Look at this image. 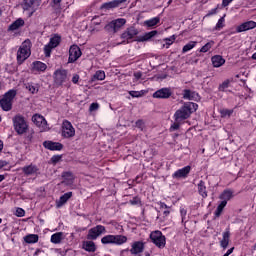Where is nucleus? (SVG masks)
<instances>
[{"instance_id": "nucleus-1", "label": "nucleus", "mask_w": 256, "mask_h": 256, "mask_svg": "<svg viewBox=\"0 0 256 256\" xmlns=\"http://www.w3.org/2000/svg\"><path fill=\"white\" fill-rule=\"evenodd\" d=\"M12 123L17 135H25L29 131V123H27V119L21 114H16L12 118Z\"/></svg>"}, {"instance_id": "nucleus-2", "label": "nucleus", "mask_w": 256, "mask_h": 256, "mask_svg": "<svg viewBox=\"0 0 256 256\" xmlns=\"http://www.w3.org/2000/svg\"><path fill=\"white\" fill-rule=\"evenodd\" d=\"M17 97V90L10 89L0 98V107L2 111H11L13 109V101Z\"/></svg>"}, {"instance_id": "nucleus-3", "label": "nucleus", "mask_w": 256, "mask_h": 256, "mask_svg": "<svg viewBox=\"0 0 256 256\" xmlns=\"http://www.w3.org/2000/svg\"><path fill=\"white\" fill-rule=\"evenodd\" d=\"M31 57V41L25 40L17 51V63L23 65Z\"/></svg>"}, {"instance_id": "nucleus-4", "label": "nucleus", "mask_w": 256, "mask_h": 256, "mask_svg": "<svg viewBox=\"0 0 256 256\" xmlns=\"http://www.w3.org/2000/svg\"><path fill=\"white\" fill-rule=\"evenodd\" d=\"M102 245H125L127 236L108 234L101 238Z\"/></svg>"}, {"instance_id": "nucleus-5", "label": "nucleus", "mask_w": 256, "mask_h": 256, "mask_svg": "<svg viewBox=\"0 0 256 256\" xmlns=\"http://www.w3.org/2000/svg\"><path fill=\"white\" fill-rule=\"evenodd\" d=\"M149 237L151 243L158 247V249H165V246L167 245V237L163 235V232H161V230L152 231Z\"/></svg>"}, {"instance_id": "nucleus-6", "label": "nucleus", "mask_w": 256, "mask_h": 256, "mask_svg": "<svg viewBox=\"0 0 256 256\" xmlns=\"http://www.w3.org/2000/svg\"><path fill=\"white\" fill-rule=\"evenodd\" d=\"M53 79L57 87H63L69 81V72L63 68L57 69L53 73Z\"/></svg>"}, {"instance_id": "nucleus-7", "label": "nucleus", "mask_w": 256, "mask_h": 256, "mask_svg": "<svg viewBox=\"0 0 256 256\" xmlns=\"http://www.w3.org/2000/svg\"><path fill=\"white\" fill-rule=\"evenodd\" d=\"M105 233H107L105 226L98 224L88 230L86 239H88V241H97V239H99L101 235H105Z\"/></svg>"}, {"instance_id": "nucleus-8", "label": "nucleus", "mask_w": 256, "mask_h": 256, "mask_svg": "<svg viewBox=\"0 0 256 256\" xmlns=\"http://www.w3.org/2000/svg\"><path fill=\"white\" fill-rule=\"evenodd\" d=\"M61 135L64 139H71V137H75V127L69 120H63L61 126Z\"/></svg>"}, {"instance_id": "nucleus-9", "label": "nucleus", "mask_w": 256, "mask_h": 256, "mask_svg": "<svg viewBox=\"0 0 256 256\" xmlns=\"http://www.w3.org/2000/svg\"><path fill=\"white\" fill-rule=\"evenodd\" d=\"M41 1L39 0H24L22 8L24 11H29L28 17H33V14L39 9Z\"/></svg>"}, {"instance_id": "nucleus-10", "label": "nucleus", "mask_w": 256, "mask_h": 256, "mask_svg": "<svg viewBox=\"0 0 256 256\" xmlns=\"http://www.w3.org/2000/svg\"><path fill=\"white\" fill-rule=\"evenodd\" d=\"M139 35V30H137L135 27H129L127 28L122 34L121 39H124V41L121 43V45H126V43H131V40L136 36Z\"/></svg>"}, {"instance_id": "nucleus-11", "label": "nucleus", "mask_w": 256, "mask_h": 256, "mask_svg": "<svg viewBox=\"0 0 256 256\" xmlns=\"http://www.w3.org/2000/svg\"><path fill=\"white\" fill-rule=\"evenodd\" d=\"M82 55L81 48L77 44H73L69 49L68 63H75Z\"/></svg>"}, {"instance_id": "nucleus-12", "label": "nucleus", "mask_w": 256, "mask_h": 256, "mask_svg": "<svg viewBox=\"0 0 256 256\" xmlns=\"http://www.w3.org/2000/svg\"><path fill=\"white\" fill-rule=\"evenodd\" d=\"M21 171L25 177L37 176L39 174V166H37V164L30 163L29 165L23 166Z\"/></svg>"}, {"instance_id": "nucleus-13", "label": "nucleus", "mask_w": 256, "mask_h": 256, "mask_svg": "<svg viewBox=\"0 0 256 256\" xmlns=\"http://www.w3.org/2000/svg\"><path fill=\"white\" fill-rule=\"evenodd\" d=\"M123 3H127V0H112L109 2H105L100 6L102 11H111V9H117V7H121Z\"/></svg>"}, {"instance_id": "nucleus-14", "label": "nucleus", "mask_w": 256, "mask_h": 256, "mask_svg": "<svg viewBox=\"0 0 256 256\" xmlns=\"http://www.w3.org/2000/svg\"><path fill=\"white\" fill-rule=\"evenodd\" d=\"M191 117V114L188 110H186L185 106L183 105L180 109H178L174 114V119L177 123H181V121H185Z\"/></svg>"}, {"instance_id": "nucleus-15", "label": "nucleus", "mask_w": 256, "mask_h": 256, "mask_svg": "<svg viewBox=\"0 0 256 256\" xmlns=\"http://www.w3.org/2000/svg\"><path fill=\"white\" fill-rule=\"evenodd\" d=\"M189 173H191V166L188 165V166H185L183 168L176 170L172 174V178L173 179H187V177H189Z\"/></svg>"}, {"instance_id": "nucleus-16", "label": "nucleus", "mask_w": 256, "mask_h": 256, "mask_svg": "<svg viewBox=\"0 0 256 256\" xmlns=\"http://www.w3.org/2000/svg\"><path fill=\"white\" fill-rule=\"evenodd\" d=\"M173 95L171 88H161L153 93L152 97L154 99H169Z\"/></svg>"}, {"instance_id": "nucleus-17", "label": "nucleus", "mask_w": 256, "mask_h": 256, "mask_svg": "<svg viewBox=\"0 0 256 256\" xmlns=\"http://www.w3.org/2000/svg\"><path fill=\"white\" fill-rule=\"evenodd\" d=\"M145 251V243L143 241H135L131 245L130 253L131 255H140Z\"/></svg>"}, {"instance_id": "nucleus-18", "label": "nucleus", "mask_w": 256, "mask_h": 256, "mask_svg": "<svg viewBox=\"0 0 256 256\" xmlns=\"http://www.w3.org/2000/svg\"><path fill=\"white\" fill-rule=\"evenodd\" d=\"M256 27V22L253 20L244 22L237 26L236 28V33H243L244 31H251V29H255Z\"/></svg>"}, {"instance_id": "nucleus-19", "label": "nucleus", "mask_w": 256, "mask_h": 256, "mask_svg": "<svg viewBox=\"0 0 256 256\" xmlns=\"http://www.w3.org/2000/svg\"><path fill=\"white\" fill-rule=\"evenodd\" d=\"M32 121L36 127H41L43 130L47 129V120L42 115L34 114Z\"/></svg>"}, {"instance_id": "nucleus-20", "label": "nucleus", "mask_w": 256, "mask_h": 256, "mask_svg": "<svg viewBox=\"0 0 256 256\" xmlns=\"http://www.w3.org/2000/svg\"><path fill=\"white\" fill-rule=\"evenodd\" d=\"M43 147L49 151H61L63 149V144L47 140L43 142Z\"/></svg>"}, {"instance_id": "nucleus-21", "label": "nucleus", "mask_w": 256, "mask_h": 256, "mask_svg": "<svg viewBox=\"0 0 256 256\" xmlns=\"http://www.w3.org/2000/svg\"><path fill=\"white\" fill-rule=\"evenodd\" d=\"M71 197H73V192H66L60 196V198L56 200L57 209H61V207H63V205H65V203H67Z\"/></svg>"}, {"instance_id": "nucleus-22", "label": "nucleus", "mask_w": 256, "mask_h": 256, "mask_svg": "<svg viewBox=\"0 0 256 256\" xmlns=\"http://www.w3.org/2000/svg\"><path fill=\"white\" fill-rule=\"evenodd\" d=\"M198 194L201 196L202 199H207L209 197V194L207 192V184L205 181L200 180L197 184Z\"/></svg>"}, {"instance_id": "nucleus-23", "label": "nucleus", "mask_w": 256, "mask_h": 256, "mask_svg": "<svg viewBox=\"0 0 256 256\" xmlns=\"http://www.w3.org/2000/svg\"><path fill=\"white\" fill-rule=\"evenodd\" d=\"M82 249H84V251H87L88 253H95V251H97V245H95V242H93V240L83 241Z\"/></svg>"}, {"instance_id": "nucleus-24", "label": "nucleus", "mask_w": 256, "mask_h": 256, "mask_svg": "<svg viewBox=\"0 0 256 256\" xmlns=\"http://www.w3.org/2000/svg\"><path fill=\"white\" fill-rule=\"evenodd\" d=\"M222 237L223 238L220 241V247L225 251V249H227V247H229V241L231 239V232H229V230H226L225 232H223Z\"/></svg>"}, {"instance_id": "nucleus-25", "label": "nucleus", "mask_w": 256, "mask_h": 256, "mask_svg": "<svg viewBox=\"0 0 256 256\" xmlns=\"http://www.w3.org/2000/svg\"><path fill=\"white\" fill-rule=\"evenodd\" d=\"M212 65L215 68L223 67V64L225 63V58L221 55H214L211 58Z\"/></svg>"}, {"instance_id": "nucleus-26", "label": "nucleus", "mask_w": 256, "mask_h": 256, "mask_svg": "<svg viewBox=\"0 0 256 256\" xmlns=\"http://www.w3.org/2000/svg\"><path fill=\"white\" fill-rule=\"evenodd\" d=\"M219 199H221V201H225L227 204L228 201H231V199H233V190L231 189L223 190V192L219 196Z\"/></svg>"}, {"instance_id": "nucleus-27", "label": "nucleus", "mask_w": 256, "mask_h": 256, "mask_svg": "<svg viewBox=\"0 0 256 256\" xmlns=\"http://www.w3.org/2000/svg\"><path fill=\"white\" fill-rule=\"evenodd\" d=\"M32 69L33 71H40L45 72L47 71V64L41 62V61H35L32 63Z\"/></svg>"}, {"instance_id": "nucleus-28", "label": "nucleus", "mask_w": 256, "mask_h": 256, "mask_svg": "<svg viewBox=\"0 0 256 256\" xmlns=\"http://www.w3.org/2000/svg\"><path fill=\"white\" fill-rule=\"evenodd\" d=\"M105 71L98 70L94 73V75L91 77L90 81L92 83H95V81H105Z\"/></svg>"}, {"instance_id": "nucleus-29", "label": "nucleus", "mask_w": 256, "mask_h": 256, "mask_svg": "<svg viewBox=\"0 0 256 256\" xmlns=\"http://www.w3.org/2000/svg\"><path fill=\"white\" fill-rule=\"evenodd\" d=\"M25 25V20L22 18L17 19L14 21L10 26L8 27V31H17L20 27H23Z\"/></svg>"}, {"instance_id": "nucleus-30", "label": "nucleus", "mask_w": 256, "mask_h": 256, "mask_svg": "<svg viewBox=\"0 0 256 256\" xmlns=\"http://www.w3.org/2000/svg\"><path fill=\"white\" fill-rule=\"evenodd\" d=\"M184 107L186 108L188 113H190V115H191L192 113H195V111H197V109H199V104H197L195 102H187L184 104Z\"/></svg>"}, {"instance_id": "nucleus-31", "label": "nucleus", "mask_w": 256, "mask_h": 256, "mask_svg": "<svg viewBox=\"0 0 256 256\" xmlns=\"http://www.w3.org/2000/svg\"><path fill=\"white\" fill-rule=\"evenodd\" d=\"M25 243L33 244L39 242V235L37 234H28L24 237Z\"/></svg>"}, {"instance_id": "nucleus-32", "label": "nucleus", "mask_w": 256, "mask_h": 256, "mask_svg": "<svg viewBox=\"0 0 256 256\" xmlns=\"http://www.w3.org/2000/svg\"><path fill=\"white\" fill-rule=\"evenodd\" d=\"M48 44H50L54 49L59 47L61 44V37L58 34H55L53 37L50 38Z\"/></svg>"}, {"instance_id": "nucleus-33", "label": "nucleus", "mask_w": 256, "mask_h": 256, "mask_svg": "<svg viewBox=\"0 0 256 256\" xmlns=\"http://www.w3.org/2000/svg\"><path fill=\"white\" fill-rule=\"evenodd\" d=\"M112 23L117 33V31H119V29H121L123 25L127 23V20H125V18H119V19L113 20Z\"/></svg>"}, {"instance_id": "nucleus-34", "label": "nucleus", "mask_w": 256, "mask_h": 256, "mask_svg": "<svg viewBox=\"0 0 256 256\" xmlns=\"http://www.w3.org/2000/svg\"><path fill=\"white\" fill-rule=\"evenodd\" d=\"M63 239V232H57V233H54L52 234L51 236V243H54L55 245H59V243H61Z\"/></svg>"}, {"instance_id": "nucleus-35", "label": "nucleus", "mask_w": 256, "mask_h": 256, "mask_svg": "<svg viewBox=\"0 0 256 256\" xmlns=\"http://www.w3.org/2000/svg\"><path fill=\"white\" fill-rule=\"evenodd\" d=\"M62 179L64 181L62 183H66V185H71L73 183V173L72 172H63L62 173Z\"/></svg>"}, {"instance_id": "nucleus-36", "label": "nucleus", "mask_w": 256, "mask_h": 256, "mask_svg": "<svg viewBox=\"0 0 256 256\" xmlns=\"http://www.w3.org/2000/svg\"><path fill=\"white\" fill-rule=\"evenodd\" d=\"M227 207L226 201H221L214 212L215 217H221V213H223V209Z\"/></svg>"}, {"instance_id": "nucleus-37", "label": "nucleus", "mask_w": 256, "mask_h": 256, "mask_svg": "<svg viewBox=\"0 0 256 256\" xmlns=\"http://www.w3.org/2000/svg\"><path fill=\"white\" fill-rule=\"evenodd\" d=\"M214 45H215V41L210 40L208 43H206L204 46L201 47L200 53H207L211 51Z\"/></svg>"}, {"instance_id": "nucleus-38", "label": "nucleus", "mask_w": 256, "mask_h": 256, "mask_svg": "<svg viewBox=\"0 0 256 256\" xmlns=\"http://www.w3.org/2000/svg\"><path fill=\"white\" fill-rule=\"evenodd\" d=\"M160 22H161V18L154 17L152 19L146 20L145 25H147V27H155V25H159Z\"/></svg>"}, {"instance_id": "nucleus-39", "label": "nucleus", "mask_w": 256, "mask_h": 256, "mask_svg": "<svg viewBox=\"0 0 256 256\" xmlns=\"http://www.w3.org/2000/svg\"><path fill=\"white\" fill-rule=\"evenodd\" d=\"M26 89H28L32 95H35V93H39V84L28 83Z\"/></svg>"}, {"instance_id": "nucleus-40", "label": "nucleus", "mask_w": 256, "mask_h": 256, "mask_svg": "<svg viewBox=\"0 0 256 256\" xmlns=\"http://www.w3.org/2000/svg\"><path fill=\"white\" fill-rule=\"evenodd\" d=\"M196 46H197V42L190 41L189 43L183 46L182 53H188V51H191V49H195Z\"/></svg>"}, {"instance_id": "nucleus-41", "label": "nucleus", "mask_w": 256, "mask_h": 256, "mask_svg": "<svg viewBox=\"0 0 256 256\" xmlns=\"http://www.w3.org/2000/svg\"><path fill=\"white\" fill-rule=\"evenodd\" d=\"M180 216H181V222L182 224L186 225L187 224V208L181 206L180 207Z\"/></svg>"}, {"instance_id": "nucleus-42", "label": "nucleus", "mask_w": 256, "mask_h": 256, "mask_svg": "<svg viewBox=\"0 0 256 256\" xmlns=\"http://www.w3.org/2000/svg\"><path fill=\"white\" fill-rule=\"evenodd\" d=\"M229 85H231V80L226 79L223 83H221L218 87V91H221L222 93H225L227 89H229Z\"/></svg>"}, {"instance_id": "nucleus-43", "label": "nucleus", "mask_w": 256, "mask_h": 256, "mask_svg": "<svg viewBox=\"0 0 256 256\" xmlns=\"http://www.w3.org/2000/svg\"><path fill=\"white\" fill-rule=\"evenodd\" d=\"M157 35V31L153 30L151 32L146 33L141 39L138 41H149V39H153Z\"/></svg>"}, {"instance_id": "nucleus-44", "label": "nucleus", "mask_w": 256, "mask_h": 256, "mask_svg": "<svg viewBox=\"0 0 256 256\" xmlns=\"http://www.w3.org/2000/svg\"><path fill=\"white\" fill-rule=\"evenodd\" d=\"M223 27H225V17H221L216 26L214 27V31H221V29H223Z\"/></svg>"}, {"instance_id": "nucleus-45", "label": "nucleus", "mask_w": 256, "mask_h": 256, "mask_svg": "<svg viewBox=\"0 0 256 256\" xmlns=\"http://www.w3.org/2000/svg\"><path fill=\"white\" fill-rule=\"evenodd\" d=\"M104 29L108 33H117V30H115V24H113V21H111L108 24H106Z\"/></svg>"}, {"instance_id": "nucleus-46", "label": "nucleus", "mask_w": 256, "mask_h": 256, "mask_svg": "<svg viewBox=\"0 0 256 256\" xmlns=\"http://www.w3.org/2000/svg\"><path fill=\"white\" fill-rule=\"evenodd\" d=\"M53 47L50 45V44H46L45 46H44V55L46 56V57H51V51H53Z\"/></svg>"}, {"instance_id": "nucleus-47", "label": "nucleus", "mask_w": 256, "mask_h": 256, "mask_svg": "<svg viewBox=\"0 0 256 256\" xmlns=\"http://www.w3.org/2000/svg\"><path fill=\"white\" fill-rule=\"evenodd\" d=\"M220 115L221 117L225 118V117H230L231 115H233V110H229V109H222L220 111Z\"/></svg>"}, {"instance_id": "nucleus-48", "label": "nucleus", "mask_w": 256, "mask_h": 256, "mask_svg": "<svg viewBox=\"0 0 256 256\" xmlns=\"http://www.w3.org/2000/svg\"><path fill=\"white\" fill-rule=\"evenodd\" d=\"M183 99H189V100L193 99V92H191V90L189 89H185L183 91Z\"/></svg>"}, {"instance_id": "nucleus-49", "label": "nucleus", "mask_w": 256, "mask_h": 256, "mask_svg": "<svg viewBox=\"0 0 256 256\" xmlns=\"http://www.w3.org/2000/svg\"><path fill=\"white\" fill-rule=\"evenodd\" d=\"M129 95L130 97H133L135 99V98L143 97V92L132 90V91H129Z\"/></svg>"}, {"instance_id": "nucleus-50", "label": "nucleus", "mask_w": 256, "mask_h": 256, "mask_svg": "<svg viewBox=\"0 0 256 256\" xmlns=\"http://www.w3.org/2000/svg\"><path fill=\"white\" fill-rule=\"evenodd\" d=\"M60 161H61L60 155H54L51 157V163H53V165H57V163H59Z\"/></svg>"}, {"instance_id": "nucleus-51", "label": "nucleus", "mask_w": 256, "mask_h": 256, "mask_svg": "<svg viewBox=\"0 0 256 256\" xmlns=\"http://www.w3.org/2000/svg\"><path fill=\"white\" fill-rule=\"evenodd\" d=\"M139 203H141V199L139 198V196H135L133 197V199L130 200L131 205H139Z\"/></svg>"}, {"instance_id": "nucleus-52", "label": "nucleus", "mask_w": 256, "mask_h": 256, "mask_svg": "<svg viewBox=\"0 0 256 256\" xmlns=\"http://www.w3.org/2000/svg\"><path fill=\"white\" fill-rule=\"evenodd\" d=\"M97 109H99V103L97 102H93L89 107L90 112L97 111Z\"/></svg>"}, {"instance_id": "nucleus-53", "label": "nucleus", "mask_w": 256, "mask_h": 256, "mask_svg": "<svg viewBox=\"0 0 256 256\" xmlns=\"http://www.w3.org/2000/svg\"><path fill=\"white\" fill-rule=\"evenodd\" d=\"M16 215L17 217H25V210L23 208H17Z\"/></svg>"}, {"instance_id": "nucleus-54", "label": "nucleus", "mask_w": 256, "mask_h": 256, "mask_svg": "<svg viewBox=\"0 0 256 256\" xmlns=\"http://www.w3.org/2000/svg\"><path fill=\"white\" fill-rule=\"evenodd\" d=\"M136 127L138 129H141V131H143V128L145 127V122H143V120H137L136 121Z\"/></svg>"}, {"instance_id": "nucleus-55", "label": "nucleus", "mask_w": 256, "mask_h": 256, "mask_svg": "<svg viewBox=\"0 0 256 256\" xmlns=\"http://www.w3.org/2000/svg\"><path fill=\"white\" fill-rule=\"evenodd\" d=\"M179 127H181V125L179 124V122L176 121L171 125L170 131H177Z\"/></svg>"}, {"instance_id": "nucleus-56", "label": "nucleus", "mask_w": 256, "mask_h": 256, "mask_svg": "<svg viewBox=\"0 0 256 256\" xmlns=\"http://www.w3.org/2000/svg\"><path fill=\"white\" fill-rule=\"evenodd\" d=\"M33 133H34V132H31V133H29V134L25 137V141H26L27 143H33Z\"/></svg>"}, {"instance_id": "nucleus-57", "label": "nucleus", "mask_w": 256, "mask_h": 256, "mask_svg": "<svg viewBox=\"0 0 256 256\" xmlns=\"http://www.w3.org/2000/svg\"><path fill=\"white\" fill-rule=\"evenodd\" d=\"M163 219H167L169 215H171V208L165 209L162 213Z\"/></svg>"}, {"instance_id": "nucleus-58", "label": "nucleus", "mask_w": 256, "mask_h": 256, "mask_svg": "<svg viewBox=\"0 0 256 256\" xmlns=\"http://www.w3.org/2000/svg\"><path fill=\"white\" fill-rule=\"evenodd\" d=\"M158 205L160 206V209L165 211V209H171V207L167 206L165 202H159Z\"/></svg>"}, {"instance_id": "nucleus-59", "label": "nucleus", "mask_w": 256, "mask_h": 256, "mask_svg": "<svg viewBox=\"0 0 256 256\" xmlns=\"http://www.w3.org/2000/svg\"><path fill=\"white\" fill-rule=\"evenodd\" d=\"M72 83H74V85H77L79 83V75L78 74H75L72 77Z\"/></svg>"}, {"instance_id": "nucleus-60", "label": "nucleus", "mask_w": 256, "mask_h": 256, "mask_svg": "<svg viewBox=\"0 0 256 256\" xmlns=\"http://www.w3.org/2000/svg\"><path fill=\"white\" fill-rule=\"evenodd\" d=\"M230 3H233V0H222V7H229Z\"/></svg>"}, {"instance_id": "nucleus-61", "label": "nucleus", "mask_w": 256, "mask_h": 256, "mask_svg": "<svg viewBox=\"0 0 256 256\" xmlns=\"http://www.w3.org/2000/svg\"><path fill=\"white\" fill-rule=\"evenodd\" d=\"M134 77H135V79H137V81H139V79H141V77H143V73L141 71L135 72Z\"/></svg>"}, {"instance_id": "nucleus-62", "label": "nucleus", "mask_w": 256, "mask_h": 256, "mask_svg": "<svg viewBox=\"0 0 256 256\" xmlns=\"http://www.w3.org/2000/svg\"><path fill=\"white\" fill-rule=\"evenodd\" d=\"M233 251H235V247H232L230 249L227 250V252L225 253V255H231L233 253Z\"/></svg>"}, {"instance_id": "nucleus-63", "label": "nucleus", "mask_w": 256, "mask_h": 256, "mask_svg": "<svg viewBox=\"0 0 256 256\" xmlns=\"http://www.w3.org/2000/svg\"><path fill=\"white\" fill-rule=\"evenodd\" d=\"M61 1H63V0H52V3L54 5H59L61 3Z\"/></svg>"}, {"instance_id": "nucleus-64", "label": "nucleus", "mask_w": 256, "mask_h": 256, "mask_svg": "<svg viewBox=\"0 0 256 256\" xmlns=\"http://www.w3.org/2000/svg\"><path fill=\"white\" fill-rule=\"evenodd\" d=\"M2 181H5V175L0 174V183H2Z\"/></svg>"}]
</instances>
